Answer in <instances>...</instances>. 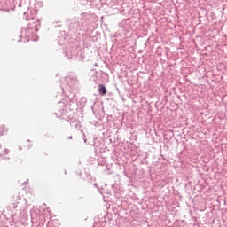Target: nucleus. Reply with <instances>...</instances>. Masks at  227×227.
Wrapping results in <instances>:
<instances>
[{
    "instance_id": "2",
    "label": "nucleus",
    "mask_w": 227,
    "mask_h": 227,
    "mask_svg": "<svg viewBox=\"0 0 227 227\" xmlns=\"http://www.w3.org/2000/svg\"><path fill=\"white\" fill-rule=\"evenodd\" d=\"M69 139H72V137H69Z\"/></svg>"
},
{
    "instance_id": "1",
    "label": "nucleus",
    "mask_w": 227,
    "mask_h": 227,
    "mask_svg": "<svg viewBox=\"0 0 227 227\" xmlns=\"http://www.w3.org/2000/svg\"><path fill=\"white\" fill-rule=\"evenodd\" d=\"M98 92L100 93V95H106L107 93V89H106V86L99 84Z\"/></svg>"
}]
</instances>
